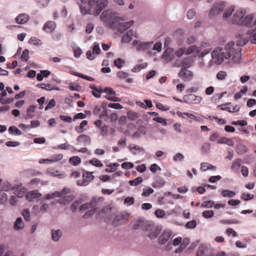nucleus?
<instances>
[{
	"label": "nucleus",
	"instance_id": "22",
	"mask_svg": "<svg viewBox=\"0 0 256 256\" xmlns=\"http://www.w3.org/2000/svg\"><path fill=\"white\" fill-rule=\"evenodd\" d=\"M50 234L52 240L54 242H57L62 236V232L60 230H55L52 228L50 230Z\"/></svg>",
	"mask_w": 256,
	"mask_h": 256
},
{
	"label": "nucleus",
	"instance_id": "51",
	"mask_svg": "<svg viewBox=\"0 0 256 256\" xmlns=\"http://www.w3.org/2000/svg\"><path fill=\"white\" fill-rule=\"evenodd\" d=\"M124 62H125L124 60L118 58L114 60V64L118 68H120Z\"/></svg>",
	"mask_w": 256,
	"mask_h": 256
},
{
	"label": "nucleus",
	"instance_id": "46",
	"mask_svg": "<svg viewBox=\"0 0 256 256\" xmlns=\"http://www.w3.org/2000/svg\"><path fill=\"white\" fill-rule=\"evenodd\" d=\"M184 158V156L180 152L176 153L173 156V160L175 162L182 161Z\"/></svg>",
	"mask_w": 256,
	"mask_h": 256
},
{
	"label": "nucleus",
	"instance_id": "60",
	"mask_svg": "<svg viewBox=\"0 0 256 256\" xmlns=\"http://www.w3.org/2000/svg\"><path fill=\"white\" fill-rule=\"evenodd\" d=\"M8 200L7 194L4 192L0 194V204H4Z\"/></svg>",
	"mask_w": 256,
	"mask_h": 256
},
{
	"label": "nucleus",
	"instance_id": "52",
	"mask_svg": "<svg viewBox=\"0 0 256 256\" xmlns=\"http://www.w3.org/2000/svg\"><path fill=\"white\" fill-rule=\"evenodd\" d=\"M28 54L29 50L27 49L24 50L21 56V60L24 62H26L29 58Z\"/></svg>",
	"mask_w": 256,
	"mask_h": 256
},
{
	"label": "nucleus",
	"instance_id": "1",
	"mask_svg": "<svg viewBox=\"0 0 256 256\" xmlns=\"http://www.w3.org/2000/svg\"><path fill=\"white\" fill-rule=\"evenodd\" d=\"M236 44L232 41L225 44L222 46H217L211 52L212 59L216 64H221L225 60L234 63H239L242 58V48L250 40V36L237 34Z\"/></svg>",
	"mask_w": 256,
	"mask_h": 256
},
{
	"label": "nucleus",
	"instance_id": "45",
	"mask_svg": "<svg viewBox=\"0 0 256 256\" xmlns=\"http://www.w3.org/2000/svg\"><path fill=\"white\" fill-rule=\"evenodd\" d=\"M186 50L185 48L182 47L178 48L174 52V56H176L178 58L181 57L184 54H186Z\"/></svg>",
	"mask_w": 256,
	"mask_h": 256
},
{
	"label": "nucleus",
	"instance_id": "9",
	"mask_svg": "<svg viewBox=\"0 0 256 256\" xmlns=\"http://www.w3.org/2000/svg\"><path fill=\"white\" fill-rule=\"evenodd\" d=\"M214 250L210 246L200 244L196 253V256H214Z\"/></svg>",
	"mask_w": 256,
	"mask_h": 256
},
{
	"label": "nucleus",
	"instance_id": "7",
	"mask_svg": "<svg viewBox=\"0 0 256 256\" xmlns=\"http://www.w3.org/2000/svg\"><path fill=\"white\" fill-rule=\"evenodd\" d=\"M226 6V2H216L212 6L209 12V16L210 18L214 17L219 14L222 12Z\"/></svg>",
	"mask_w": 256,
	"mask_h": 256
},
{
	"label": "nucleus",
	"instance_id": "34",
	"mask_svg": "<svg viewBox=\"0 0 256 256\" xmlns=\"http://www.w3.org/2000/svg\"><path fill=\"white\" fill-rule=\"evenodd\" d=\"M236 150L239 154H242L247 152L248 148L244 144H240L237 145Z\"/></svg>",
	"mask_w": 256,
	"mask_h": 256
},
{
	"label": "nucleus",
	"instance_id": "12",
	"mask_svg": "<svg viewBox=\"0 0 256 256\" xmlns=\"http://www.w3.org/2000/svg\"><path fill=\"white\" fill-rule=\"evenodd\" d=\"M129 216L130 214L127 212H122L116 216L112 221L113 226L116 227L122 224L124 221L128 220Z\"/></svg>",
	"mask_w": 256,
	"mask_h": 256
},
{
	"label": "nucleus",
	"instance_id": "53",
	"mask_svg": "<svg viewBox=\"0 0 256 256\" xmlns=\"http://www.w3.org/2000/svg\"><path fill=\"white\" fill-rule=\"evenodd\" d=\"M154 192V190L152 188L148 187L143 190L142 196H148L150 194H152Z\"/></svg>",
	"mask_w": 256,
	"mask_h": 256
},
{
	"label": "nucleus",
	"instance_id": "6",
	"mask_svg": "<svg viewBox=\"0 0 256 256\" xmlns=\"http://www.w3.org/2000/svg\"><path fill=\"white\" fill-rule=\"evenodd\" d=\"M152 42H142L140 40H135L132 42V44L136 47V50L140 52L148 51L151 49L152 44Z\"/></svg>",
	"mask_w": 256,
	"mask_h": 256
},
{
	"label": "nucleus",
	"instance_id": "20",
	"mask_svg": "<svg viewBox=\"0 0 256 256\" xmlns=\"http://www.w3.org/2000/svg\"><path fill=\"white\" fill-rule=\"evenodd\" d=\"M202 48L197 46L196 45H192L186 50V55L192 54L194 56L199 55Z\"/></svg>",
	"mask_w": 256,
	"mask_h": 256
},
{
	"label": "nucleus",
	"instance_id": "24",
	"mask_svg": "<svg viewBox=\"0 0 256 256\" xmlns=\"http://www.w3.org/2000/svg\"><path fill=\"white\" fill-rule=\"evenodd\" d=\"M56 28V23L53 21H49L44 24L43 26V30L47 33H50L55 30Z\"/></svg>",
	"mask_w": 256,
	"mask_h": 256
},
{
	"label": "nucleus",
	"instance_id": "36",
	"mask_svg": "<svg viewBox=\"0 0 256 256\" xmlns=\"http://www.w3.org/2000/svg\"><path fill=\"white\" fill-rule=\"evenodd\" d=\"M8 132L10 134H15L17 136H20L22 134L21 131L14 126H11L9 128Z\"/></svg>",
	"mask_w": 256,
	"mask_h": 256
},
{
	"label": "nucleus",
	"instance_id": "29",
	"mask_svg": "<svg viewBox=\"0 0 256 256\" xmlns=\"http://www.w3.org/2000/svg\"><path fill=\"white\" fill-rule=\"evenodd\" d=\"M2 190L6 192H8L14 190L16 188L12 186L7 181L4 182L1 185Z\"/></svg>",
	"mask_w": 256,
	"mask_h": 256
},
{
	"label": "nucleus",
	"instance_id": "38",
	"mask_svg": "<svg viewBox=\"0 0 256 256\" xmlns=\"http://www.w3.org/2000/svg\"><path fill=\"white\" fill-rule=\"evenodd\" d=\"M222 194L224 197L232 198L236 195V193L229 190H223Z\"/></svg>",
	"mask_w": 256,
	"mask_h": 256
},
{
	"label": "nucleus",
	"instance_id": "14",
	"mask_svg": "<svg viewBox=\"0 0 256 256\" xmlns=\"http://www.w3.org/2000/svg\"><path fill=\"white\" fill-rule=\"evenodd\" d=\"M202 100V98L194 94L186 95L184 97V102L186 103L199 104Z\"/></svg>",
	"mask_w": 256,
	"mask_h": 256
},
{
	"label": "nucleus",
	"instance_id": "61",
	"mask_svg": "<svg viewBox=\"0 0 256 256\" xmlns=\"http://www.w3.org/2000/svg\"><path fill=\"white\" fill-rule=\"evenodd\" d=\"M226 76V72L224 71H220L216 74V78L220 80H222L225 78Z\"/></svg>",
	"mask_w": 256,
	"mask_h": 256
},
{
	"label": "nucleus",
	"instance_id": "23",
	"mask_svg": "<svg viewBox=\"0 0 256 256\" xmlns=\"http://www.w3.org/2000/svg\"><path fill=\"white\" fill-rule=\"evenodd\" d=\"M42 194L38 190H32L28 192L26 196V199L29 202H32L34 200L41 196Z\"/></svg>",
	"mask_w": 256,
	"mask_h": 256
},
{
	"label": "nucleus",
	"instance_id": "30",
	"mask_svg": "<svg viewBox=\"0 0 256 256\" xmlns=\"http://www.w3.org/2000/svg\"><path fill=\"white\" fill-rule=\"evenodd\" d=\"M133 32L132 30L127 31L122 36V42H128L132 40Z\"/></svg>",
	"mask_w": 256,
	"mask_h": 256
},
{
	"label": "nucleus",
	"instance_id": "21",
	"mask_svg": "<svg viewBox=\"0 0 256 256\" xmlns=\"http://www.w3.org/2000/svg\"><path fill=\"white\" fill-rule=\"evenodd\" d=\"M134 20H130L128 22L118 24L116 28L118 31L120 33L123 32L126 29L130 28L134 24Z\"/></svg>",
	"mask_w": 256,
	"mask_h": 256
},
{
	"label": "nucleus",
	"instance_id": "50",
	"mask_svg": "<svg viewBox=\"0 0 256 256\" xmlns=\"http://www.w3.org/2000/svg\"><path fill=\"white\" fill-rule=\"evenodd\" d=\"M230 106H228V112H236L240 110V106L238 105H235L232 106L231 104H230Z\"/></svg>",
	"mask_w": 256,
	"mask_h": 256
},
{
	"label": "nucleus",
	"instance_id": "3",
	"mask_svg": "<svg viewBox=\"0 0 256 256\" xmlns=\"http://www.w3.org/2000/svg\"><path fill=\"white\" fill-rule=\"evenodd\" d=\"M100 18L104 24L112 29L116 28L118 24L124 20V18L119 16V14L111 9L104 10Z\"/></svg>",
	"mask_w": 256,
	"mask_h": 256
},
{
	"label": "nucleus",
	"instance_id": "43",
	"mask_svg": "<svg viewBox=\"0 0 256 256\" xmlns=\"http://www.w3.org/2000/svg\"><path fill=\"white\" fill-rule=\"evenodd\" d=\"M90 163L91 164H92L95 166H96V167H102L103 166V164L102 163V162H100V160H98V158H94L92 159L91 160H90Z\"/></svg>",
	"mask_w": 256,
	"mask_h": 256
},
{
	"label": "nucleus",
	"instance_id": "41",
	"mask_svg": "<svg viewBox=\"0 0 256 256\" xmlns=\"http://www.w3.org/2000/svg\"><path fill=\"white\" fill-rule=\"evenodd\" d=\"M50 0H35L36 3L39 7H46L49 4Z\"/></svg>",
	"mask_w": 256,
	"mask_h": 256
},
{
	"label": "nucleus",
	"instance_id": "17",
	"mask_svg": "<svg viewBox=\"0 0 256 256\" xmlns=\"http://www.w3.org/2000/svg\"><path fill=\"white\" fill-rule=\"evenodd\" d=\"M178 76L186 82L190 81L193 76L192 73L186 68H182L178 74Z\"/></svg>",
	"mask_w": 256,
	"mask_h": 256
},
{
	"label": "nucleus",
	"instance_id": "4",
	"mask_svg": "<svg viewBox=\"0 0 256 256\" xmlns=\"http://www.w3.org/2000/svg\"><path fill=\"white\" fill-rule=\"evenodd\" d=\"M248 28H252L247 30L246 34L250 36V42L256 44V13L250 14L244 18L243 24Z\"/></svg>",
	"mask_w": 256,
	"mask_h": 256
},
{
	"label": "nucleus",
	"instance_id": "15",
	"mask_svg": "<svg viewBox=\"0 0 256 256\" xmlns=\"http://www.w3.org/2000/svg\"><path fill=\"white\" fill-rule=\"evenodd\" d=\"M193 64V60L192 57L186 56L181 62H177L175 65L178 67H182L183 68H190Z\"/></svg>",
	"mask_w": 256,
	"mask_h": 256
},
{
	"label": "nucleus",
	"instance_id": "39",
	"mask_svg": "<svg viewBox=\"0 0 256 256\" xmlns=\"http://www.w3.org/2000/svg\"><path fill=\"white\" fill-rule=\"evenodd\" d=\"M72 50L74 52V56L76 58H79L82 54V50L77 46H72Z\"/></svg>",
	"mask_w": 256,
	"mask_h": 256
},
{
	"label": "nucleus",
	"instance_id": "54",
	"mask_svg": "<svg viewBox=\"0 0 256 256\" xmlns=\"http://www.w3.org/2000/svg\"><path fill=\"white\" fill-rule=\"evenodd\" d=\"M254 196L249 193L244 192L242 194V198L244 200H248L253 199Z\"/></svg>",
	"mask_w": 256,
	"mask_h": 256
},
{
	"label": "nucleus",
	"instance_id": "28",
	"mask_svg": "<svg viewBox=\"0 0 256 256\" xmlns=\"http://www.w3.org/2000/svg\"><path fill=\"white\" fill-rule=\"evenodd\" d=\"M24 224L21 218H18L14 223V229L19 230H22L24 228Z\"/></svg>",
	"mask_w": 256,
	"mask_h": 256
},
{
	"label": "nucleus",
	"instance_id": "35",
	"mask_svg": "<svg viewBox=\"0 0 256 256\" xmlns=\"http://www.w3.org/2000/svg\"><path fill=\"white\" fill-rule=\"evenodd\" d=\"M165 184V181L162 178H158L155 182H152V186L154 188H160L162 187Z\"/></svg>",
	"mask_w": 256,
	"mask_h": 256
},
{
	"label": "nucleus",
	"instance_id": "27",
	"mask_svg": "<svg viewBox=\"0 0 256 256\" xmlns=\"http://www.w3.org/2000/svg\"><path fill=\"white\" fill-rule=\"evenodd\" d=\"M242 160L240 158L236 159L231 166L232 170L234 172H238L241 165Z\"/></svg>",
	"mask_w": 256,
	"mask_h": 256
},
{
	"label": "nucleus",
	"instance_id": "16",
	"mask_svg": "<svg viewBox=\"0 0 256 256\" xmlns=\"http://www.w3.org/2000/svg\"><path fill=\"white\" fill-rule=\"evenodd\" d=\"M174 57L173 49L170 48H167L162 55V58L167 63L174 60Z\"/></svg>",
	"mask_w": 256,
	"mask_h": 256
},
{
	"label": "nucleus",
	"instance_id": "49",
	"mask_svg": "<svg viewBox=\"0 0 256 256\" xmlns=\"http://www.w3.org/2000/svg\"><path fill=\"white\" fill-rule=\"evenodd\" d=\"M142 181V178L141 177H138L134 180L129 181V184L131 186H137L140 184Z\"/></svg>",
	"mask_w": 256,
	"mask_h": 256
},
{
	"label": "nucleus",
	"instance_id": "11",
	"mask_svg": "<svg viewBox=\"0 0 256 256\" xmlns=\"http://www.w3.org/2000/svg\"><path fill=\"white\" fill-rule=\"evenodd\" d=\"M150 222L142 219L136 220L134 222L132 228L134 230L141 229L146 231L148 226H150Z\"/></svg>",
	"mask_w": 256,
	"mask_h": 256
},
{
	"label": "nucleus",
	"instance_id": "62",
	"mask_svg": "<svg viewBox=\"0 0 256 256\" xmlns=\"http://www.w3.org/2000/svg\"><path fill=\"white\" fill-rule=\"evenodd\" d=\"M232 124L234 126L239 125L240 126H245L247 124V122L245 120L233 121L232 122Z\"/></svg>",
	"mask_w": 256,
	"mask_h": 256
},
{
	"label": "nucleus",
	"instance_id": "57",
	"mask_svg": "<svg viewBox=\"0 0 256 256\" xmlns=\"http://www.w3.org/2000/svg\"><path fill=\"white\" fill-rule=\"evenodd\" d=\"M196 226V222L195 220H192L188 222L185 226L188 228H194Z\"/></svg>",
	"mask_w": 256,
	"mask_h": 256
},
{
	"label": "nucleus",
	"instance_id": "33",
	"mask_svg": "<svg viewBox=\"0 0 256 256\" xmlns=\"http://www.w3.org/2000/svg\"><path fill=\"white\" fill-rule=\"evenodd\" d=\"M88 122L86 120H84L82 122L80 126H76L74 128L75 130L78 133H82L86 130L84 129V126L88 125Z\"/></svg>",
	"mask_w": 256,
	"mask_h": 256
},
{
	"label": "nucleus",
	"instance_id": "44",
	"mask_svg": "<svg viewBox=\"0 0 256 256\" xmlns=\"http://www.w3.org/2000/svg\"><path fill=\"white\" fill-rule=\"evenodd\" d=\"M214 204V202L212 200H208L204 202L201 204V207L204 208H211Z\"/></svg>",
	"mask_w": 256,
	"mask_h": 256
},
{
	"label": "nucleus",
	"instance_id": "48",
	"mask_svg": "<svg viewBox=\"0 0 256 256\" xmlns=\"http://www.w3.org/2000/svg\"><path fill=\"white\" fill-rule=\"evenodd\" d=\"M128 118L131 120H135L138 118V114L132 111H129L128 112Z\"/></svg>",
	"mask_w": 256,
	"mask_h": 256
},
{
	"label": "nucleus",
	"instance_id": "56",
	"mask_svg": "<svg viewBox=\"0 0 256 256\" xmlns=\"http://www.w3.org/2000/svg\"><path fill=\"white\" fill-rule=\"evenodd\" d=\"M82 202L80 200H77L75 202H74L70 206V209L71 210L74 212H76L77 210V208L79 204H81Z\"/></svg>",
	"mask_w": 256,
	"mask_h": 256
},
{
	"label": "nucleus",
	"instance_id": "26",
	"mask_svg": "<svg viewBox=\"0 0 256 256\" xmlns=\"http://www.w3.org/2000/svg\"><path fill=\"white\" fill-rule=\"evenodd\" d=\"M46 173L52 176H58L59 178L64 177V174H59V172L53 168H49L46 170Z\"/></svg>",
	"mask_w": 256,
	"mask_h": 256
},
{
	"label": "nucleus",
	"instance_id": "31",
	"mask_svg": "<svg viewBox=\"0 0 256 256\" xmlns=\"http://www.w3.org/2000/svg\"><path fill=\"white\" fill-rule=\"evenodd\" d=\"M62 196V192L58 191L54 192L52 194H48L46 195L45 197L42 198V200L44 199L50 200L54 198L55 197L60 198Z\"/></svg>",
	"mask_w": 256,
	"mask_h": 256
},
{
	"label": "nucleus",
	"instance_id": "13",
	"mask_svg": "<svg viewBox=\"0 0 256 256\" xmlns=\"http://www.w3.org/2000/svg\"><path fill=\"white\" fill-rule=\"evenodd\" d=\"M172 231L170 229H166L164 230L158 239V244H166L172 235Z\"/></svg>",
	"mask_w": 256,
	"mask_h": 256
},
{
	"label": "nucleus",
	"instance_id": "25",
	"mask_svg": "<svg viewBox=\"0 0 256 256\" xmlns=\"http://www.w3.org/2000/svg\"><path fill=\"white\" fill-rule=\"evenodd\" d=\"M76 140L80 143H82L84 145L87 146L90 144V138L86 134H81L76 138Z\"/></svg>",
	"mask_w": 256,
	"mask_h": 256
},
{
	"label": "nucleus",
	"instance_id": "32",
	"mask_svg": "<svg viewBox=\"0 0 256 256\" xmlns=\"http://www.w3.org/2000/svg\"><path fill=\"white\" fill-rule=\"evenodd\" d=\"M234 6H230L229 8H226L223 14L222 18L224 19H227L232 16V14L234 12Z\"/></svg>",
	"mask_w": 256,
	"mask_h": 256
},
{
	"label": "nucleus",
	"instance_id": "19",
	"mask_svg": "<svg viewBox=\"0 0 256 256\" xmlns=\"http://www.w3.org/2000/svg\"><path fill=\"white\" fill-rule=\"evenodd\" d=\"M30 17L26 14H20L15 18V22L19 24H26L29 20Z\"/></svg>",
	"mask_w": 256,
	"mask_h": 256
},
{
	"label": "nucleus",
	"instance_id": "47",
	"mask_svg": "<svg viewBox=\"0 0 256 256\" xmlns=\"http://www.w3.org/2000/svg\"><path fill=\"white\" fill-rule=\"evenodd\" d=\"M48 86V88H50L49 90H60L59 88L54 86H52V84H50L40 83V84H38L36 85L37 86Z\"/></svg>",
	"mask_w": 256,
	"mask_h": 256
},
{
	"label": "nucleus",
	"instance_id": "8",
	"mask_svg": "<svg viewBox=\"0 0 256 256\" xmlns=\"http://www.w3.org/2000/svg\"><path fill=\"white\" fill-rule=\"evenodd\" d=\"M102 200V197H94L90 202V206H92V209L88 210L84 216L83 218H88L94 215L96 212V206L98 205V202Z\"/></svg>",
	"mask_w": 256,
	"mask_h": 256
},
{
	"label": "nucleus",
	"instance_id": "63",
	"mask_svg": "<svg viewBox=\"0 0 256 256\" xmlns=\"http://www.w3.org/2000/svg\"><path fill=\"white\" fill-rule=\"evenodd\" d=\"M6 145L9 147H14L20 145V142L16 141H8L6 142Z\"/></svg>",
	"mask_w": 256,
	"mask_h": 256
},
{
	"label": "nucleus",
	"instance_id": "58",
	"mask_svg": "<svg viewBox=\"0 0 256 256\" xmlns=\"http://www.w3.org/2000/svg\"><path fill=\"white\" fill-rule=\"evenodd\" d=\"M154 214L157 218H162L165 216L166 212L162 210L158 209L156 210Z\"/></svg>",
	"mask_w": 256,
	"mask_h": 256
},
{
	"label": "nucleus",
	"instance_id": "64",
	"mask_svg": "<svg viewBox=\"0 0 256 256\" xmlns=\"http://www.w3.org/2000/svg\"><path fill=\"white\" fill-rule=\"evenodd\" d=\"M121 166L124 169H130L134 167V164L130 162H124L122 164Z\"/></svg>",
	"mask_w": 256,
	"mask_h": 256
},
{
	"label": "nucleus",
	"instance_id": "40",
	"mask_svg": "<svg viewBox=\"0 0 256 256\" xmlns=\"http://www.w3.org/2000/svg\"><path fill=\"white\" fill-rule=\"evenodd\" d=\"M202 216L206 218H210L214 216V212L212 210H204L202 212Z\"/></svg>",
	"mask_w": 256,
	"mask_h": 256
},
{
	"label": "nucleus",
	"instance_id": "59",
	"mask_svg": "<svg viewBox=\"0 0 256 256\" xmlns=\"http://www.w3.org/2000/svg\"><path fill=\"white\" fill-rule=\"evenodd\" d=\"M56 101L54 99H51L48 105L45 107V110H48L54 108L56 106Z\"/></svg>",
	"mask_w": 256,
	"mask_h": 256
},
{
	"label": "nucleus",
	"instance_id": "10",
	"mask_svg": "<svg viewBox=\"0 0 256 256\" xmlns=\"http://www.w3.org/2000/svg\"><path fill=\"white\" fill-rule=\"evenodd\" d=\"M150 226L148 228V229L146 230V231L148 232V236L151 240L156 239L160 232L161 228L158 226H156L153 222H150Z\"/></svg>",
	"mask_w": 256,
	"mask_h": 256
},
{
	"label": "nucleus",
	"instance_id": "2",
	"mask_svg": "<svg viewBox=\"0 0 256 256\" xmlns=\"http://www.w3.org/2000/svg\"><path fill=\"white\" fill-rule=\"evenodd\" d=\"M80 12L82 15L98 16L108 4V0H80Z\"/></svg>",
	"mask_w": 256,
	"mask_h": 256
},
{
	"label": "nucleus",
	"instance_id": "55",
	"mask_svg": "<svg viewBox=\"0 0 256 256\" xmlns=\"http://www.w3.org/2000/svg\"><path fill=\"white\" fill-rule=\"evenodd\" d=\"M22 214L26 221L28 222L30 220V212L28 209H24L22 210Z\"/></svg>",
	"mask_w": 256,
	"mask_h": 256
},
{
	"label": "nucleus",
	"instance_id": "42",
	"mask_svg": "<svg viewBox=\"0 0 256 256\" xmlns=\"http://www.w3.org/2000/svg\"><path fill=\"white\" fill-rule=\"evenodd\" d=\"M29 42L32 43L35 46H41L42 44V41L36 37H32L29 40Z\"/></svg>",
	"mask_w": 256,
	"mask_h": 256
},
{
	"label": "nucleus",
	"instance_id": "18",
	"mask_svg": "<svg viewBox=\"0 0 256 256\" xmlns=\"http://www.w3.org/2000/svg\"><path fill=\"white\" fill-rule=\"evenodd\" d=\"M200 48H202V50L199 53L198 56L200 58L204 57L206 54H209L212 50V48L208 43L202 42L200 45Z\"/></svg>",
	"mask_w": 256,
	"mask_h": 256
},
{
	"label": "nucleus",
	"instance_id": "5",
	"mask_svg": "<svg viewBox=\"0 0 256 256\" xmlns=\"http://www.w3.org/2000/svg\"><path fill=\"white\" fill-rule=\"evenodd\" d=\"M246 10L242 8L237 9L230 18L231 23L238 26H242L244 18L246 16Z\"/></svg>",
	"mask_w": 256,
	"mask_h": 256
},
{
	"label": "nucleus",
	"instance_id": "37",
	"mask_svg": "<svg viewBox=\"0 0 256 256\" xmlns=\"http://www.w3.org/2000/svg\"><path fill=\"white\" fill-rule=\"evenodd\" d=\"M69 162L74 166H76L80 164L81 162V159L78 156H74L70 158Z\"/></svg>",
	"mask_w": 256,
	"mask_h": 256
}]
</instances>
